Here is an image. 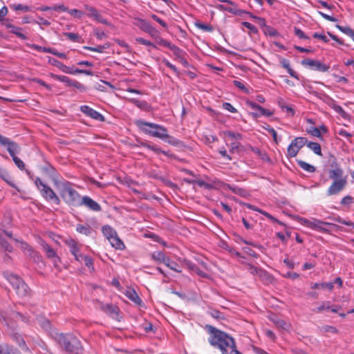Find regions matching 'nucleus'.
Segmentation results:
<instances>
[{"instance_id":"1","label":"nucleus","mask_w":354,"mask_h":354,"mask_svg":"<svg viewBox=\"0 0 354 354\" xmlns=\"http://www.w3.org/2000/svg\"><path fill=\"white\" fill-rule=\"evenodd\" d=\"M205 328L210 335L209 344L218 348L222 354H242L236 350L235 341L231 336L210 325H206Z\"/></svg>"},{"instance_id":"2","label":"nucleus","mask_w":354,"mask_h":354,"mask_svg":"<svg viewBox=\"0 0 354 354\" xmlns=\"http://www.w3.org/2000/svg\"><path fill=\"white\" fill-rule=\"evenodd\" d=\"M330 161L331 169L328 170V177L332 183L326 192V194L329 196L338 195L346 188L348 183V177L337 163L336 158L332 156Z\"/></svg>"},{"instance_id":"3","label":"nucleus","mask_w":354,"mask_h":354,"mask_svg":"<svg viewBox=\"0 0 354 354\" xmlns=\"http://www.w3.org/2000/svg\"><path fill=\"white\" fill-rule=\"evenodd\" d=\"M54 185L64 201L73 206H78L80 195L73 187V184L67 180H55Z\"/></svg>"},{"instance_id":"4","label":"nucleus","mask_w":354,"mask_h":354,"mask_svg":"<svg viewBox=\"0 0 354 354\" xmlns=\"http://www.w3.org/2000/svg\"><path fill=\"white\" fill-rule=\"evenodd\" d=\"M56 341L69 354H80L82 346L79 339L71 334H57Z\"/></svg>"},{"instance_id":"5","label":"nucleus","mask_w":354,"mask_h":354,"mask_svg":"<svg viewBox=\"0 0 354 354\" xmlns=\"http://www.w3.org/2000/svg\"><path fill=\"white\" fill-rule=\"evenodd\" d=\"M3 276L12 285L19 297L24 298L30 295V288L19 276L8 272H5Z\"/></svg>"},{"instance_id":"6","label":"nucleus","mask_w":354,"mask_h":354,"mask_svg":"<svg viewBox=\"0 0 354 354\" xmlns=\"http://www.w3.org/2000/svg\"><path fill=\"white\" fill-rule=\"evenodd\" d=\"M35 184L46 201L53 203L57 205H60L61 200L59 196L51 187L44 183L40 178H37L35 179Z\"/></svg>"},{"instance_id":"7","label":"nucleus","mask_w":354,"mask_h":354,"mask_svg":"<svg viewBox=\"0 0 354 354\" xmlns=\"http://www.w3.org/2000/svg\"><path fill=\"white\" fill-rule=\"evenodd\" d=\"M103 234L109 241L111 245L117 250H123L125 246L118 237L115 230L109 225H104L102 228Z\"/></svg>"},{"instance_id":"8","label":"nucleus","mask_w":354,"mask_h":354,"mask_svg":"<svg viewBox=\"0 0 354 354\" xmlns=\"http://www.w3.org/2000/svg\"><path fill=\"white\" fill-rule=\"evenodd\" d=\"M50 75L55 80L65 83L68 86H73L82 92H84L86 90V87L84 85H83L82 84L76 80L70 79L67 76L59 75L55 74H51Z\"/></svg>"},{"instance_id":"9","label":"nucleus","mask_w":354,"mask_h":354,"mask_svg":"<svg viewBox=\"0 0 354 354\" xmlns=\"http://www.w3.org/2000/svg\"><path fill=\"white\" fill-rule=\"evenodd\" d=\"M0 145L1 146L7 147V150L11 157L16 156V154L19 153L21 151V148L18 144L13 141H11L9 138L3 136L1 134Z\"/></svg>"},{"instance_id":"10","label":"nucleus","mask_w":354,"mask_h":354,"mask_svg":"<svg viewBox=\"0 0 354 354\" xmlns=\"http://www.w3.org/2000/svg\"><path fill=\"white\" fill-rule=\"evenodd\" d=\"M301 64L304 66H308L311 69L321 71V72H326L329 70L330 66L326 65L324 63H322L317 60H313L310 59H305L301 61Z\"/></svg>"},{"instance_id":"11","label":"nucleus","mask_w":354,"mask_h":354,"mask_svg":"<svg viewBox=\"0 0 354 354\" xmlns=\"http://www.w3.org/2000/svg\"><path fill=\"white\" fill-rule=\"evenodd\" d=\"M40 245L43 251L45 252L46 257L53 261L55 266H58V263L60 262V259L57 255L55 251L44 241H41Z\"/></svg>"},{"instance_id":"12","label":"nucleus","mask_w":354,"mask_h":354,"mask_svg":"<svg viewBox=\"0 0 354 354\" xmlns=\"http://www.w3.org/2000/svg\"><path fill=\"white\" fill-rule=\"evenodd\" d=\"M84 9L87 12L86 15L89 17L93 18V19L97 21L98 22L108 25L109 22L106 19H104L102 16L99 13L98 10L95 8L94 7L84 5Z\"/></svg>"},{"instance_id":"13","label":"nucleus","mask_w":354,"mask_h":354,"mask_svg":"<svg viewBox=\"0 0 354 354\" xmlns=\"http://www.w3.org/2000/svg\"><path fill=\"white\" fill-rule=\"evenodd\" d=\"M80 111L83 113H84L86 115H87L94 120L101 121V122H104L105 120L104 115H102L100 113L93 109L92 108H91L90 106H88L87 105L81 106Z\"/></svg>"},{"instance_id":"14","label":"nucleus","mask_w":354,"mask_h":354,"mask_svg":"<svg viewBox=\"0 0 354 354\" xmlns=\"http://www.w3.org/2000/svg\"><path fill=\"white\" fill-rule=\"evenodd\" d=\"M78 205H85L90 209L95 212H99L101 210L100 205L92 198L86 196H84L82 199L80 198V204Z\"/></svg>"},{"instance_id":"15","label":"nucleus","mask_w":354,"mask_h":354,"mask_svg":"<svg viewBox=\"0 0 354 354\" xmlns=\"http://www.w3.org/2000/svg\"><path fill=\"white\" fill-rule=\"evenodd\" d=\"M150 128L155 129L156 131L151 132L152 136L158 138L162 140H165L167 137H169L167 130L165 127L159 124H149Z\"/></svg>"},{"instance_id":"16","label":"nucleus","mask_w":354,"mask_h":354,"mask_svg":"<svg viewBox=\"0 0 354 354\" xmlns=\"http://www.w3.org/2000/svg\"><path fill=\"white\" fill-rule=\"evenodd\" d=\"M136 124L139 129L146 134H149L152 136V133L156 131L155 129L150 128L149 124H156L155 123L148 122L143 120H138L136 122Z\"/></svg>"},{"instance_id":"17","label":"nucleus","mask_w":354,"mask_h":354,"mask_svg":"<svg viewBox=\"0 0 354 354\" xmlns=\"http://www.w3.org/2000/svg\"><path fill=\"white\" fill-rule=\"evenodd\" d=\"M327 227H330L334 230H343L342 227L334 223L325 221H322V224L319 225L316 230L322 233H329L330 230L328 229Z\"/></svg>"},{"instance_id":"18","label":"nucleus","mask_w":354,"mask_h":354,"mask_svg":"<svg viewBox=\"0 0 354 354\" xmlns=\"http://www.w3.org/2000/svg\"><path fill=\"white\" fill-rule=\"evenodd\" d=\"M0 177L4 181H6L9 185H10L13 188H15L18 192H19V189L13 183L12 177L9 174V173L6 170L0 168Z\"/></svg>"},{"instance_id":"19","label":"nucleus","mask_w":354,"mask_h":354,"mask_svg":"<svg viewBox=\"0 0 354 354\" xmlns=\"http://www.w3.org/2000/svg\"><path fill=\"white\" fill-rule=\"evenodd\" d=\"M300 221L302 224L315 230H317L319 225L322 224V221L315 218L308 220L305 218H301Z\"/></svg>"},{"instance_id":"20","label":"nucleus","mask_w":354,"mask_h":354,"mask_svg":"<svg viewBox=\"0 0 354 354\" xmlns=\"http://www.w3.org/2000/svg\"><path fill=\"white\" fill-rule=\"evenodd\" d=\"M225 189H228L232 191L234 194H237L239 196L245 197L247 195V192L243 188L239 187L235 185H232L230 184H225L224 186Z\"/></svg>"},{"instance_id":"21","label":"nucleus","mask_w":354,"mask_h":354,"mask_svg":"<svg viewBox=\"0 0 354 354\" xmlns=\"http://www.w3.org/2000/svg\"><path fill=\"white\" fill-rule=\"evenodd\" d=\"M315 95L322 100L324 102L326 103L329 106L333 108L335 104V101L329 95L324 93H315Z\"/></svg>"},{"instance_id":"22","label":"nucleus","mask_w":354,"mask_h":354,"mask_svg":"<svg viewBox=\"0 0 354 354\" xmlns=\"http://www.w3.org/2000/svg\"><path fill=\"white\" fill-rule=\"evenodd\" d=\"M125 295L132 301L138 305H141L142 303L141 299L138 295L137 292L133 289H130L126 291Z\"/></svg>"},{"instance_id":"23","label":"nucleus","mask_w":354,"mask_h":354,"mask_svg":"<svg viewBox=\"0 0 354 354\" xmlns=\"http://www.w3.org/2000/svg\"><path fill=\"white\" fill-rule=\"evenodd\" d=\"M62 72L68 74H75V73H80V74H85L87 75H93V72L89 70H84V69H79L75 68L73 69V68H70L66 66V69L65 71H63Z\"/></svg>"},{"instance_id":"24","label":"nucleus","mask_w":354,"mask_h":354,"mask_svg":"<svg viewBox=\"0 0 354 354\" xmlns=\"http://www.w3.org/2000/svg\"><path fill=\"white\" fill-rule=\"evenodd\" d=\"M0 354H21L16 348L0 344Z\"/></svg>"},{"instance_id":"25","label":"nucleus","mask_w":354,"mask_h":354,"mask_svg":"<svg viewBox=\"0 0 354 354\" xmlns=\"http://www.w3.org/2000/svg\"><path fill=\"white\" fill-rule=\"evenodd\" d=\"M141 145H142V146L154 151L156 154L162 153L165 156H171L169 153V152L162 150L161 149L157 147L156 146L150 145L149 143L145 142V143H142Z\"/></svg>"},{"instance_id":"26","label":"nucleus","mask_w":354,"mask_h":354,"mask_svg":"<svg viewBox=\"0 0 354 354\" xmlns=\"http://www.w3.org/2000/svg\"><path fill=\"white\" fill-rule=\"evenodd\" d=\"M291 143L299 149L302 148L305 145H307L308 140L306 138L304 137H297L295 138Z\"/></svg>"},{"instance_id":"27","label":"nucleus","mask_w":354,"mask_h":354,"mask_svg":"<svg viewBox=\"0 0 354 354\" xmlns=\"http://www.w3.org/2000/svg\"><path fill=\"white\" fill-rule=\"evenodd\" d=\"M76 230L77 232L84 234L86 236L90 235L92 232L91 227L88 225L81 224L77 225Z\"/></svg>"},{"instance_id":"28","label":"nucleus","mask_w":354,"mask_h":354,"mask_svg":"<svg viewBox=\"0 0 354 354\" xmlns=\"http://www.w3.org/2000/svg\"><path fill=\"white\" fill-rule=\"evenodd\" d=\"M139 26L140 28L146 32L151 33L152 32H155V28L143 19L139 20Z\"/></svg>"},{"instance_id":"29","label":"nucleus","mask_w":354,"mask_h":354,"mask_svg":"<svg viewBox=\"0 0 354 354\" xmlns=\"http://www.w3.org/2000/svg\"><path fill=\"white\" fill-rule=\"evenodd\" d=\"M311 288L313 289L326 288L329 290H332L334 288V286L333 283L331 282L315 283L313 284Z\"/></svg>"},{"instance_id":"30","label":"nucleus","mask_w":354,"mask_h":354,"mask_svg":"<svg viewBox=\"0 0 354 354\" xmlns=\"http://www.w3.org/2000/svg\"><path fill=\"white\" fill-rule=\"evenodd\" d=\"M307 147L312 150L315 154L322 156L321 146L317 142H309L307 143Z\"/></svg>"},{"instance_id":"31","label":"nucleus","mask_w":354,"mask_h":354,"mask_svg":"<svg viewBox=\"0 0 354 354\" xmlns=\"http://www.w3.org/2000/svg\"><path fill=\"white\" fill-rule=\"evenodd\" d=\"M297 163L301 168H302L304 170H305L308 172L313 173L316 171L315 167H314L313 165H311L303 160H297Z\"/></svg>"},{"instance_id":"32","label":"nucleus","mask_w":354,"mask_h":354,"mask_svg":"<svg viewBox=\"0 0 354 354\" xmlns=\"http://www.w3.org/2000/svg\"><path fill=\"white\" fill-rule=\"evenodd\" d=\"M66 243L68 245V247L69 248L70 252L73 255L76 254V253H77L79 252L80 249L77 246V243L74 240L71 239V240L66 241Z\"/></svg>"},{"instance_id":"33","label":"nucleus","mask_w":354,"mask_h":354,"mask_svg":"<svg viewBox=\"0 0 354 354\" xmlns=\"http://www.w3.org/2000/svg\"><path fill=\"white\" fill-rule=\"evenodd\" d=\"M165 254L161 251H156L151 254V259L157 263H161L164 261Z\"/></svg>"},{"instance_id":"34","label":"nucleus","mask_w":354,"mask_h":354,"mask_svg":"<svg viewBox=\"0 0 354 354\" xmlns=\"http://www.w3.org/2000/svg\"><path fill=\"white\" fill-rule=\"evenodd\" d=\"M35 263H41L44 264L43 258L41 255L38 252L35 251L34 250L28 253V254Z\"/></svg>"},{"instance_id":"35","label":"nucleus","mask_w":354,"mask_h":354,"mask_svg":"<svg viewBox=\"0 0 354 354\" xmlns=\"http://www.w3.org/2000/svg\"><path fill=\"white\" fill-rule=\"evenodd\" d=\"M252 151L257 155H258L263 160L269 162L270 159L269 158L268 154L265 151H262L261 149L257 147H252Z\"/></svg>"},{"instance_id":"36","label":"nucleus","mask_w":354,"mask_h":354,"mask_svg":"<svg viewBox=\"0 0 354 354\" xmlns=\"http://www.w3.org/2000/svg\"><path fill=\"white\" fill-rule=\"evenodd\" d=\"M299 151V149L297 147H295L292 143H290L287 149V156L289 158L295 157L297 155Z\"/></svg>"},{"instance_id":"37","label":"nucleus","mask_w":354,"mask_h":354,"mask_svg":"<svg viewBox=\"0 0 354 354\" xmlns=\"http://www.w3.org/2000/svg\"><path fill=\"white\" fill-rule=\"evenodd\" d=\"M10 8L15 11H23V12H28L30 10V7L22 4H11L10 5Z\"/></svg>"},{"instance_id":"38","label":"nucleus","mask_w":354,"mask_h":354,"mask_svg":"<svg viewBox=\"0 0 354 354\" xmlns=\"http://www.w3.org/2000/svg\"><path fill=\"white\" fill-rule=\"evenodd\" d=\"M334 221L346 225L347 226L351 227L352 230L354 231V223H353L351 221H346L341 218L339 216H337L336 217H333L332 218Z\"/></svg>"},{"instance_id":"39","label":"nucleus","mask_w":354,"mask_h":354,"mask_svg":"<svg viewBox=\"0 0 354 354\" xmlns=\"http://www.w3.org/2000/svg\"><path fill=\"white\" fill-rule=\"evenodd\" d=\"M336 27L342 32L347 35L350 37L353 38L354 37V30L348 26H342L339 25H337Z\"/></svg>"},{"instance_id":"40","label":"nucleus","mask_w":354,"mask_h":354,"mask_svg":"<svg viewBox=\"0 0 354 354\" xmlns=\"http://www.w3.org/2000/svg\"><path fill=\"white\" fill-rule=\"evenodd\" d=\"M273 322L275 324V325L284 330H288L289 327V324L286 322L284 320L277 318L275 319H273Z\"/></svg>"},{"instance_id":"41","label":"nucleus","mask_w":354,"mask_h":354,"mask_svg":"<svg viewBox=\"0 0 354 354\" xmlns=\"http://www.w3.org/2000/svg\"><path fill=\"white\" fill-rule=\"evenodd\" d=\"M21 28L19 27L14 26L12 30H10V32L12 34L16 35L18 37L23 40H26L27 39V37L23 34L21 32Z\"/></svg>"},{"instance_id":"42","label":"nucleus","mask_w":354,"mask_h":354,"mask_svg":"<svg viewBox=\"0 0 354 354\" xmlns=\"http://www.w3.org/2000/svg\"><path fill=\"white\" fill-rule=\"evenodd\" d=\"M169 49L173 52L177 59L185 55V53L181 49L174 44L171 45Z\"/></svg>"},{"instance_id":"43","label":"nucleus","mask_w":354,"mask_h":354,"mask_svg":"<svg viewBox=\"0 0 354 354\" xmlns=\"http://www.w3.org/2000/svg\"><path fill=\"white\" fill-rule=\"evenodd\" d=\"M0 245L4 248L6 251L11 252L12 250V247L10 244L8 243L3 237L2 235L0 234Z\"/></svg>"},{"instance_id":"44","label":"nucleus","mask_w":354,"mask_h":354,"mask_svg":"<svg viewBox=\"0 0 354 354\" xmlns=\"http://www.w3.org/2000/svg\"><path fill=\"white\" fill-rule=\"evenodd\" d=\"M248 271L252 274H259V275H261L262 273L263 274H266V272H264L262 270L252 266V265H250L249 264L248 266Z\"/></svg>"},{"instance_id":"45","label":"nucleus","mask_w":354,"mask_h":354,"mask_svg":"<svg viewBox=\"0 0 354 354\" xmlns=\"http://www.w3.org/2000/svg\"><path fill=\"white\" fill-rule=\"evenodd\" d=\"M225 136L230 137L232 139L235 140H241L242 139V135L239 133H235L234 131H227L224 132Z\"/></svg>"},{"instance_id":"46","label":"nucleus","mask_w":354,"mask_h":354,"mask_svg":"<svg viewBox=\"0 0 354 354\" xmlns=\"http://www.w3.org/2000/svg\"><path fill=\"white\" fill-rule=\"evenodd\" d=\"M49 62L53 66H55L57 68H59L62 71H65L66 69V65L63 64L62 63H61L55 59L50 58Z\"/></svg>"},{"instance_id":"47","label":"nucleus","mask_w":354,"mask_h":354,"mask_svg":"<svg viewBox=\"0 0 354 354\" xmlns=\"http://www.w3.org/2000/svg\"><path fill=\"white\" fill-rule=\"evenodd\" d=\"M106 48H107V46H106L105 45L97 46V47H91V46H84L83 47V48H84V49L91 50V51L97 52V53H103L104 50Z\"/></svg>"},{"instance_id":"48","label":"nucleus","mask_w":354,"mask_h":354,"mask_svg":"<svg viewBox=\"0 0 354 354\" xmlns=\"http://www.w3.org/2000/svg\"><path fill=\"white\" fill-rule=\"evenodd\" d=\"M228 9L232 10V11H227L228 12H230V13L236 15H241L242 14L248 13L246 11H245L243 10L238 9L236 8V6L235 3H234V6L228 7Z\"/></svg>"},{"instance_id":"49","label":"nucleus","mask_w":354,"mask_h":354,"mask_svg":"<svg viewBox=\"0 0 354 354\" xmlns=\"http://www.w3.org/2000/svg\"><path fill=\"white\" fill-rule=\"evenodd\" d=\"M320 330L322 332H323L324 333H337V329L335 327L328 326V325H325V326H322L320 328Z\"/></svg>"},{"instance_id":"50","label":"nucleus","mask_w":354,"mask_h":354,"mask_svg":"<svg viewBox=\"0 0 354 354\" xmlns=\"http://www.w3.org/2000/svg\"><path fill=\"white\" fill-rule=\"evenodd\" d=\"M12 158L15 164L19 169L24 170L25 169V164L21 159H19L17 156H12Z\"/></svg>"},{"instance_id":"51","label":"nucleus","mask_w":354,"mask_h":354,"mask_svg":"<svg viewBox=\"0 0 354 354\" xmlns=\"http://www.w3.org/2000/svg\"><path fill=\"white\" fill-rule=\"evenodd\" d=\"M194 182L198 186H199L201 187H205L207 189H211L213 188V185H211L209 183H206V182H205L204 180H195Z\"/></svg>"},{"instance_id":"52","label":"nucleus","mask_w":354,"mask_h":354,"mask_svg":"<svg viewBox=\"0 0 354 354\" xmlns=\"http://www.w3.org/2000/svg\"><path fill=\"white\" fill-rule=\"evenodd\" d=\"M45 53H50L53 55H55L60 58L66 59V55L64 53H59L57 50L54 48H48V50L44 49Z\"/></svg>"},{"instance_id":"53","label":"nucleus","mask_w":354,"mask_h":354,"mask_svg":"<svg viewBox=\"0 0 354 354\" xmlns=\"http://www.w3.org/2000/svg\"><path fill=\"white\" fill-rule=\"evenodd\" d=\"M332 109H333L334 111L339 113L342 118H347L348 114L340 106L335 104Z\"/></svg>"},{"instance_id":"54","label":"nucleus","mask_w":354,"mask_h":354,"mask_svg":"<svg viewBox=\"0 0 354 354\" xmlns=\"http://www.w3.org/2000/svg\"><path fill=\"white\" fill-rule=\"evenodd\" d=\"M68 12L70 15H71L72 16H73L77 19H80L83 16V14H84L82 11L77 10V9L68 10Z\"/></svg>"},{"instance_id":"55","label":"nucleus","mask_w":354,"mask_h":354,"mask_svg":"<svg viewBox=\"0 0 354 354\" xmlns=\"http://www.w3.org/2000/svg\"><path fill=\"white\" fill-rule=\"evenodd\" d=\"M156 41H157V44L162 46H164V47H167L168 48H170V47L171 46L172 44H171L170 42H169L168 41L161 38V37H157L156 39Z\"/></svg>"},{"instance_id":"56","label":"nucleus","mask_w":354,"mask_h":354,"mask_svg":"<svg viewBox=\"0 0 354 354\" xmlns=\"http://www.w3.org/2000/svg\"><path fill=\"white\" fill-rule=\"evenodd\" d=\"M136 41L140 44L148 46H151L153 48H156V46L153 43H151V41H149L147 39H145L142 37L136 38Z\"/></svg>"},{"instance_id":"57","label":"nucleus","mask_w":354,"mask_h":354,"mask_svg":"<svg viewBox=\"0 0 354 354\" xmlns=\"http://www.w3.org/2000/svg\"><path fill=\"white\" fill-rule=\"evenodd\" d=\"M242 25L249 29L253 33H257L258 32L257 27L250 22L244 21L242 23Z\"/></svg>"},{"instance_id":"58","label":"nucleus","mask_w":354,"mask_h":354,"mask_svg":"<svg viewBox=\"0 0 354 354\" xmlns=\"http://www.w3.org/2000/svg\"><path fill=\"white\" fill-rule=\"evenodd\" d=\"M168 268L176 272H178V273H180L182 272L178 264L174 261H172L171 262L170 265L169 264L168 265Z\"/></svg>"},{"instance_id":"59","label":"nucleus","mask_w":354,"mask_h":354,"mask_svg":"<svg viewBox=\"0 0 354 354\" xmlns=\"http://www.w3.org/2000/svg\"><path fill=\"white\" fill-rule=\"evenodd\" d=\"M165 140H166V142H168L169 144L174 146H178L180 143L178 140L172 136H170L169 135V137H167Z\"/></svg>"},{"instance_id":"60","label":"nucleus","mask_w":354,"mask_h":354,"mask_svg":"<svg viewBox=\"0 0 354 354\" xmlns=\"http://www.w3.org/2000/svg\"><path fill=\"white\" fill-rule=\"evenodd\" d=\"M223 108L225 110L229 111L231 113L237 112V110L229 102H224L223 104Z\"/></svg>"},{"instance_id":"61","label":"nucleus","mask_w":354,"mask_h":354,"mask_svg":"<svg viewBox=\"0 0 354 354\" xmlns=\"http://www.w3.org/2000/svg\"><path fill=\"white\" fill-rule=\"evenodd\" d=\"M84 263L85 265L88 268H91L93 270H94V268H93V259L88 257V256H86V257H84Z\"/></svg>"},{"instance_id":"62","label":"nucleus","mask_w":354,"mask_h":354,"mask_svg":"<svg viewBox=\"0 0 354 354\" xmlns=\"http://www.w3.org/2000/svg\"><path fill=\"white\" fill-rule=\"evenodd\" d=\"M38 322L44 329H48L50 328V322L46 319H38Z\"/></svg>"},{"instance_id":"63","label":"nucleus","mask_w":354,"mask_h":354,"mask_svg":"<svg viewBox=\"0 0 354 354\" xmlns=\"http://www.w3.org/2000/svg\"><path fill=\"white\" fill-rule=\"evenodd\" d=\"M64 35L70 40L73 41H77V39L79 38L78 35L73 33V32H66L64 33Z\"/></svg>"},{"instance_id":"64","label":"nucleus","mask_w":354,"mask_h":354,"mask_svg":"<svg viewBox=\"0 0 354 354\" xmlns=\"http://www.w3.org/2000/svg\"><path fill=\"white\" fill-rule=\"evenodd\" d=\"M209 314L211 315V316L212 317L217 319H220L223 317V314L221 312H219L218 310H212L209 312Z\"/></svg>"}]
</instances>
